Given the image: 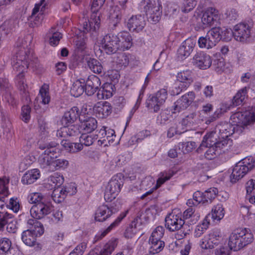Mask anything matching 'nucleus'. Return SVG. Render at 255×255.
I'll list each match as a JSON object with an SVG mask.
<instances>
[{
  "label": "nucleus",
  "mask_w": 255,
  "mask_h": 255,
  "mask_svg": "<svg viewBox=\"0 0 255 255\" xmlns=\"http://www.w3.org/2000/svg\"><path fill=\"white\" fill-rule=\"evenodd\" d=\"M16 53L13 58V68L16 72L15 83L20 90H24L27 87L24 73L28 67L35 68L38 60L28 48L26 41L19 38L16 43Z\"/></svg>",
  "instance_id": "nucleus-1"
},
{
  "label": "nucleus",
  "mask_w": 255,
  "mask_h": 255,
  "mask_svg": "<svg viewBox=\"0 0 255 255\" xmlns=\"http://www.w3.org/2000/svg\"><path fill=\"white\" fill-rule=\"evenodd\" d=\"M255 121V107L251 111L238 112L232 114L230 123L233 127L234 132L240 134L248 129V126Z\"/></svg>",
  "instance_id": "nucleus-2"
},
{
  "label": "nucleus",
  "mask_w": 255,
  "mask_h": 255,
  "mask_svg": "<svg viewBox=\"0 0 255 255\" xmlns=\"http://www.w3.org/2000/svg\"><path fill=\"white\" fill-rule=\"evenodd\" d=\"M254 235L248 228H240L234 230L229 237L228 245L231 250L239 251L253 242Z\"/></svg>",
  "instance_id": "nucleus-3"
},
{
  "label": "nucleus",
  "mask_w": 255,
  "mask_h": 255,
  "mask_svg": "<svg viewBox=\"0 0 255 255\" xmlns=\"http://www.w3.org/2000/svg\"><path fill=\"white\" fill-rule=\"evenodd\" d=\"M39 148L44 150L38 158V163L41 168L50 171L51 165L53 160L57 157L58 148L55 142L46 143L39 144Z\"/></svg>",
  "instance_id": "nucleus-4"
},
{
  "label": "nucleus",
  "mask_w": 255,
  "mask_h": 255,
  "mask_svg": "<svg viewBox=\"0 0 255 255\" xmlns=\"http://www.w3.org/2000/svg\"><path fill=\"white\" fill-rule=\"evenodd\" d=\"M254 166V161L251 157H246L238 162L234 167L231 175V181L236 183L242 178Z\"/></svg>",
  "instance_id": "nucleus-5"
},
{
  "label": "nucleus",
  "mask_w": 255,
  "mask_h": 255,
  "mask_svg": "<svg viewBox=\"0 0 255 255\" xmlns=\"http://www.w3.org/2000/svg\"><path fill=\"white\" fill-rule=\"evenodd\" d=\"M232 143V140L224 139L220 140L216 145L208 146L209 148L205 153V158L208 160H211L223 153L227 152L230 149Z\"/></svg>",
  "instance_id": "nucleus-6"
},
{
  "label": "nucleus",
  "mask_w": 255,
  "mask_h": 255,
  "mask_svg": "<svg viewBox=\"0 0 255 255\" xmlns=\"http://www.w3.org/2000/svg\"><path fill=\"white\" fill-rule=\"evenodd\" d=\"M253 23L252 21L240 22L234 27V37L238 41H248L251 37Z\"/></svg>",
  "instance_id": "nucleus-7"
},
{
  "label": "nucleus",
  "mask_w": 255,
  "mask_h": 255,
  "mask_svg": "<svg viewBox=\"0 0 255 255\" xmlns=\"http://www.w3.org/2000/svg\"><path fill=\"white\" fill-rule=\"evenodd\" d=\"M167 95L166 89L163 88L159 90L155 94L149 96L146 101V107L149 109L153 110L154 113L158 112L165 103Z\"/></svg>",
  "instance_id": "nucleus-8"
},
{
  "label": "nucleus",
  "mask_w": 255,
  "mask_h": 255,
  "mask_svg": "<svg viewBox=\"0 0 255 255\" xmlns=\"http://www.w3.org/2000/svg\"><path fill=\"white\" fill-rule=\"evenodd\" d=\"M123 181L120 178L113 177L106 187L104 198L107 202H111L120 192Z\"/></svg>",
  "instance_id": "nucleus-9"
},
{
  "label": "nucleus",
  "mask_w": 255,
  "mask_h": 255,
  "mask_svg": "<svg viewBox=\"0 0 255 255\" xmlns=\"http://www.w3.org/2000/svg\"><path fill=\"white\" fill-rule=\"evenodd\" d=\"M219 31L217 29H211L205 37H200L198 41L201 48L211 49L219 42Z\"/></svg>",
  "instance_id": "nucleus-10"
},
{
  "label": "nucleus",
  "mask_w": 255,
  "mask_h": 255,
  "mask_svg": "<svg viewBox=\"0 0 255 255\" xmlns=\"http://www.w3.org/2000/svg\"><path fill=\"white\" fill-rule=\"evenodd\" d=\"M165 226L170 232L184 229L186 226L181 216L173 213L169 214L165 218Z\"/></svg>",
  "instance_id": "nucleus-11"
},
{
  "label": "nucleus",
  "mask_w": 255,
  "mask_h": 255,
  "mask_svg": "<svg viewBox=\"0 0 255 255\" xmlns=\"http://www.w3.org/2000/svg\"><path fill=\"white\" fill-rule=\"evenodd\" d=\"M118 37L113 34H106L101 41V47L108 54H112L120 50Z\"/></svg>",
  "instance_id": "nucleus-12"
},
{
  "label": "nucleus",
  "mask_w": 255,
  "mask_h": 255,
  "mask_svg": "<svg viewBox=\"0 0 255 255\" xmlns=\"http://www.w3.org/2000/svg\"><path fill=\"white\" fill-rule=\"evenodd\" d=\"M53 207L49 202H43L37 205H34L31 208L30 212L31 216L37 219L43 218L49 214L53 210Z\"/></svg>",
  "instance_id": "nucleus-13"
},
{
  "label": "nucleus",
  "mask_w": 255,
  "mask_h": 255,
  "mask_svg": "<svg viewBox=\"0 0 255 255\" xmlns=\"http://www.w3.org/2000/svg\"><path fill=\"white\" fill-rule=\"evenodd\" d=\"M100 24L101 19L99 14L94 13L91 14L90 19L83 23V32L90 33L92 36L95 37L97 35V31L100 28Z\"/></svg>",
  "instance_id": "nucleus-14"
},
{
  "label": "nucleus",
  "mask_w": 255,
  "mask_h": 255,
  "mask_svg": "<svg viewBox=\"0 0 255 255\" xmlns=\"http://www.w3.org/2000/svg\"><path fill=\"white\" fill-rule=\"evenodd\" d=\"M161 7L159 0H152L147 2L144 6V10L149 18L153 22H157L161 14Z\"/></svg>",
  "instance_id": "nucleus-15"
},
{
  "label": "nucleus",
  "mask_w": 255,
  "mask_h": 255,
  "mask_svg": "<svg viewBox=\"0 0 255 255\" xmlns=\"http://www.w3.org/2000/svg\"><path fill=\"white\" fill-rule=\"evenodd\" d=\"M218 192V189L216 188L208 189L204 193L197 191L193 194V197L197 203H211L216 197Z\"/></svg>",
  "instance_id": "nucleus-16"
},
{
  "label": "nucleus",
  "mask_w": 255,
  "mask_h": 255,
  "mask_svg": "<svg viewBox=\"0 0 255 255\" xmlns=\"http://www.w3.org/2000/svg\"><path fill=\"white\" fill-rule=\"evenodd\" d=\"M77 192V188L74 184H70L64 188L58 187L55 189L51 197L53 201L57 203L62 202L67 195H72Z\"/></svg>",
  "instance_id": "nucleus-17"
},
{
  "label": "nucleus",
  "mask_w": 255,
  "mask_h": 255,
  "mask_svg": "<svg viewBox=\"0 0 255 255\" xmlns=\"http://www.w3.org/2000/svg\"><path fill=\"white\" fill-rule=\"evenodd\" d=\"M192 63L194 65L201 69H207L212 64L211 57L203 52H197L193 57Z\"/></svg>",
  "instance_id": "nucleus-18"
},
{
  "label": "nucleus",
  "mask_w": 255,
  "mask_h": 255,
  "mask_svg": "<svg viewBox=\"0 0 255 255\" xmlns=\"http://www.w3.org/2000/svg\"><path fill=\"white\" fill-rule=\"evenodd\" d=\"M196 44V41L192 38H188L182 42L178 48L177 55L183 60L188 57L193 51Z\"/></svg>",
  "instance_id": "nucleus-19"
},
{
  "label": "nucleus",
  "mask_w": 255,
  "mask_h": 255,
  "mask_svg": "<svg viewBox=\"0 0 255 255\" xmlns=\"http://www.w3.org/2000/svg\"><path fill=\"white\" fill-rule=\"evenodd\" d=\"M195 97L193 92H189L184 95L174 103V110L177 112L185 110L191 105Z\"/></svg>",
  "instance_id": "nucleus-20"
},
{
  "label": "nucleus",
  "mask_w": 255,
  "mask_h": 255,
  "mask_svg": "<svg viewBox=\"0 0 255 255\" xmlns=\"http://www.w3.org/2000/svg\"><path fill=\"white\" fill-rule=\"evenodd\" d=\"M145 25L144 17L140 14L132 16L128 20L127 26L131 31L138 32L143 29Z\"/></svg>",
  "instance_id": "nucleus-21"
},
{
  "label": "nucleus",
  "mask_w": 255,
  "mask_h": 255,
  "mask_svg": "<svg viewBox=\"0 0 255 255\" xmlns=\"http://www.w3.org/2000/svg\"><path fill=\"white\" fill-rule=\"evenodd\" d=\"M101 85L100 78L95 75H90L85 83V92L88 96L93 95Z\"/></svg>",
  "instance_id": "nucleus-22"
},
{
  "label": "nucleus",
  "mask_w": 255,
  "mask_h": 255,
  "mask_svg": "<svg viewBox=\"0 0 255 255\" xmlns=\"http://www.w3.org/2000/svg\"><path fill=\"white\" fill-rule=\"evenodd\" d=\"M218 11L213 7L208 8L203 13L201 21L204 27L211 25L218 18Z\"/></svg>",
  "instance_id": "nucleus-23"
},
{
  "label": "nucleus",
  "mask_w": 255,
  "mask_h": 255,
  "mask_svg": "<svg viewBox=\"0 0 255 255\" xmlns=\"http://www.w3.org/2000/svg\"><path fill=\"white\" fill-rule=\"evenodd\" d=\"M80 115L79 110L77 107H72L69 111L65 112L62 117L61 122L62 125L67 126L73 123L78 118L82 117Z\"/></svg>",
  "instance_id": "nucleus-24"
},
{
  "label": "nucleus",
  "mask_w": 255,
  "mask_h": 255,
  "mask_svg": "<svg viewBox=\"0 0 255 255\" xmlns=\"http://www.w3.org/2000/svg\"><path fill=\"white\" fill-rule=\"evenodd\" d=\"M93 109L97 116L102 119L107 117L112 112V107L108 102L97 103Z\"/></svg>",
  "instance_id": "nucleus-25"
},
{
  "label": "nucleus",
  "mask_w": 255,
  "mask_h": 255,
  "mask_svg": "<svg viewBox=\"0 0 255 255\" xmlns=\"http://www.w3.org/2000/svg\"><path fill=\"white\" fill-rule=\"evenodd\" d=\"M81 121L80 128L83 132L91 133L97 128V120L93 117L80 118Z\"/></svg>",
  "instance_id": "nucleus-26"
},
{
  "label": "nucleus",
  "mask_w": 255,
  "mask_h": 255,
  "mask_svg": "<svg viewBox=\"0 0 255 255\" xmlns=\"http://www.w3.org/2000/svg\"><path fill=\"white\" fill-rule=\"evenodd\" d=\"M118 38V42L120 45V50H128L132 46V39L130 35L128 32L123 31L116 35Z\"/></svg>",
  "instance_id": "nucleus-27"
},
{
  "label": "nucleus",
  "mask_w": 255,
  "mask_h": 255,
  "mask_svg": "<svg viewBox=\"0 0 255 255\" xmlns=\"http://www.w3.org/2000/svg\"><path fill=\"white\" fill-rule=\"evenodd\" d=\"M218 135L216 133V131H212L207 133L204 135L202 143L200 146L197 149L198 152L202 150L203 147H207L213 145H216V144L220 141H217V137Z\"/></svg>",
  "instance_id": "nucleus-28"
},
{
  "label": "nucleus",
  "mask_w": 255,
  "mask_h": 255,
  "mask_svg": "<svg viewBox=\"0 0 255 255\" xmlns=\"http://www.w3.org/2000/svg\"><path fill=\"white\" fill-rule=\"evenodd\" d=\"M112 215L108 205L103 204L100 206L96 211L95 219L97 221L103 222Z\"/></svg>",
  "instance_id": "nucleus-29"
},
{
  "label": "nucleus",
  "mask_w": 255,
  "mask_h": 255,
  "mask_svg": "<svg viewBox=\"0 0 255 255\" xmlns=\"http://www.w3.org/2000/svg\"><path fill=\"white\" fill-rule=\"evenodd\" d=\"M225 211L221 204H218L214 206L212 209V213L208 214L205 217V219L208 221L210 222V219H212L214 222H218L221 220L224 216Z\"/></svg>",
  "instance_id": "nucleus-30"
},
{
  "label": "nucleus",
  "mask_w": 255,
  "mask_h": 255,
  "mask_svg": "<svg viewBox=\"0 0 255 255\" xmlns=\"http://www.w3.org/2000/svg\"><path fill=\"white\" fill-rule=\"evenodd\" d=\"M233 127L230 124L223 123L216 126L215 131H218L219 133L223 138V139H228V136L233 133H237L233 130Z\"/></svg>",
  "instance_id": "nucleus-31"
},
{
  "label": "nucleus",
  "mask_w": 255,
  "mask_h": 255,
  "mask_svg": "<svg viewBox=\"0 0 255 255\" xmlns=\"http://www.w3.org/2000/svg\"><path fill=\"white\" fill-rule=\"evenodd\" d=\"M180 124L184 132L192 129L197 124L196 114L194 113L189 114L182 119Z\"/></svg>",
  "instance_id": "nucleus-32"
},
{
  "label": "nucleus",
  "mask_w": 255,
  "mask_h": 255,
  "mask_svg": "<svg viewBox=\"0 0 255 255\" xmlns=\"http://www.w3.org/2000/svg\"><path fill=\"white\" fill-rule=\"evenodd\" d=\"M40 177V172L37 169L27 171L22 176L21 181L24 184L34 183Z\"/></svg>",
  "instance_id": "nucleus-33"
},
{
  "label": "nucleus",
  "mask_w": 255,
  "mask_h": 255,
  "mask_svg": "<svg viewBox=\"0 0 255 255\" xmlns=\"http://www.w3.org/2000/svg\"><path fill=\"white\" fill-rule=\"evenodd\" d=\"M85 80L84 79H79L75 81L71 88V95L75 97L81 96L85 91Z\"/></svg>",
  "instance_id": "nucleus-34"
},
{
  "label": "nucleus",
  "mask_w": 255,
  "mask_h": 255,
  "mask_svg": "<svg viewBox=\"0 0 255 255\" xmlns=\"http://www.w3.org/2000/svg\"><path fill=\"white\" fill-rule=\"evenodd\" d=\"M127 212L126 213H121L115 220V221L112 223L106 229L104 230L103 231H102L100 234L97 235L95 237L96 241H97L102 239L114 228L118 226L121 221L126 216Z\"/></svg>",
  "instance_id": "nucleus-35"
},
{
  "label": "nucleus",
  "mask_w": 255,
  "mask_h": 255,
  "mask_svg": "<svg viewBox=\"0 0 255 255\" xmlns=\"http://www.w3.org/2000/svg\"><path fill=\"white\" fill-rule=\"evenodd\" d=\"M22 242L27 246L32 247L36 243V237L34 233L29 229L24 231L21 234Z\"/></svg>",
  "instance_id": "nucleus-36"
},
{
  "label": "nucleus",
  "mask_w": 255,
  "mask_h": 255,
  "mask_svg": "<svg viewBox=\"0 0 255 255\" xmlns=\"http://www.w3.org/2000/svg\"><path fill=\"white\" fill-rule=\"evenodd\" d=\"M149 244L150 247L148 252L151 255L160 252L165 246L164 242L161 240L149 239Z\"/></svg>",
  "instance_id": "nucleus-37"
},
{
  "label": "nucleus",
  "mask_w": 255,
  "mask_h": 255,
  "mask_svg": "<svg viewBox=\"0 0 255 255\" xmlns=\"http://www.w3.org/2000/svg\"><path fill=\"white\" fill-rule=\"evenodd\" d=\"M117 239H112L103 245L100 252L102 255H111L117 247Z\"/></svg>",
  "instance_id": "nucleus-38"
},
{
  "label": "nucleus",
  "mask_w": 255,
  "mask_h": 255,
  "mask_svg": "<svg viewBox=\"0 0 255 255\" xmlns=\"http://www.w3.org/2000/svg\"><path fill=\"white\" fill-rule=\"evenodd\" d=\"M217 29L219 31V41L222 39L225 41H229L233 36H234V30L233 31L231 28L219 27L212 28V29Z\"/></svg>",
  "instance_id": "nucleus-39"
},
{
  "label": "nucleus",
  "mask_w": 255,
  "mask_h": 255,
  "mask_svg": "<svg viewBox=\"0 0 255 255\" xmlns=\"http://www.w3.org/2000/svg\"><path fill=\"white\" fill-rule=\"evenodd\" d=\"M249 87H245L238 91L233 98V104L235 106H239L243 103L247 97L248 91Z\"/></svg>",
  "instance_id": "nucleus-40"
},
{
  "label": "nucleus",
  "mask_w": 255,
  "mask_h": 255,
  "mask_svg": "<svg viewBox=\"0 0 255 255\" xmlns=\"http://www.w3.org/2000/svg\"><path fill=\"white\" fill-rule=\"evenodd\" d=\"M61 143L66 150L70 152L75 153L82 149V145L80 143H72L63 139Z\"/></svg>",
  "instance_id": "nucleus-41"
},
{
  "label": "nucleus",
  "mask_w": 255,
  "mask_h": 255,
  "mask_svg": "<svg viewBox=\"0 0 255 255\" xmlns=\"http://www.w3.org/2000/svg\"><path fill=\"white\" fill-rule=\"evenodd\" d=\"M207 236L214 248L217 246L223 239L221 231L218 229L212 231Z\"/></svg>",
  "instance_id": "nucleus-42"
},
{
  "label": "nucleus",
  "mask_w": 255,
  "mask_h": 255,
  "mask_svg": "<svg viewBox=\"0 0 255 255\" xmlns=\"http://www.w3.org/2000/svg\"><path fill=\"white\" fill-rule=\"evenodd\" d=\"M179 82L191 84L193 82L192 72L190 70H184L179 72L176 76Z\"/></svg>",
  "instance_id": "nucleus-43"
},
{
  "label": "nucleus",
  "mask_w": 255,
  "mask_h": 255,
  "mask_svg": "<svg viewBox=\"0 0 255 255\" xmlns=\"http://www.w3.org/2000/svg\"><path fill=\"white\" fill-rule=\"evenodd\" d=\"M114 62L116 64L117 68L125 67L129 64L128 56L125 53L119 54L115 59Z\"/></svg>",
  "instance_id": "nucleus-44"
},
{
  "label": "nucleus",
  "mask_w": 255,
  "mask_h": 255,
  "mask_svg": "<svg viewBox=\"0 0 255 255\" xmlns=\"http://www.w3.org/2000/svg\"><path fill=\"white\" fill-rule=\"evenodd\" d=\"M97 139V135H89L87 132H83L80 137V143L83 146H90Z\"/></svg>",
  "instance_id": "nucleus-45"
},
{
  "label": "nucleus",
  "mask_w": 255,
  "mask_h": 255,
  "mask_svg": "<svg viewBox=\"0 0 255 255\" xmlns=\"http://www.w3.org/2000/svg\"><path fill=\"white\" fill-rule=\"evenodd\" d=\"M69 165V162L68 160L59 158L57 159H54L53 161V164L51 165L50 171H53L59 169H64L66 168Z\"/></svg>",
  "instance_id": "nucleus-46"
},
{
  "label": "nucleus",
  "mask_w": 255,
  "mask_h": 255,
  "mask_svg": "<svg viewBox=\"0 0 255 255\" xmlns=\"http://www.w3.org/2000/svg\"><path fill=\"white\" fill-rule=\"evenodd\" d=\"M195 210L192 207H189L187 209H186L183 214V217L184 219H189L190 223L191 224H194L196 223V222L198 220L199 216L194 214Z\"/></svg>",
  "instance_id": "nucleus-47"
},
{
  "label": "nucleus",
  "mask_w": 255,
  "mask_h": 255,
  "mask_svg": "<svg viewBox=\"0 0 255 255\" xmlns=\"http://www.w3.org/2000/svg\"><path fill=\"white\" fill-rule=\"evenodd\" d=\"M19 20L17 18H11L4 22L1 28L6 30V33L10 32L14 29L18 25Z\"/></svg>",
  "instance_id": "nucleus-48"
},
{
  "label": "nucleus",
  "mask_w": 255,
  "mask_h": 255,
  "mask_svg": "<svg viewBox=\"0 0 255 255\" xmlns=\"http://www.w3.org/2000/svg\"><path fill=\"white\" fill-rule=\"evenodd\" d=\"M11 241L6 238L0 239V255H3L6 252L9 250H13L11 248Z\"/></svg>",
  "instance_id": "nucleus-49"
},
{
  "label": "nucleus",
  "mask_w": 255,
  "mask_h": 255,
  "mask_svg": "<svg viewBox=\"0 0 255 255\" xmlns=\"http://www.w3.org/2000/svg\"><path fill=\"white\" fill-rule=\"evenodd\" d=\"M10 218L6 219L3 223V226L6 225V230L10 233H15L17 231L16 221L13 219V216L11 214Z\"/></svg>",
  "instance_id": "nucleus-50"
},
{
  "label": "nucleus",
  "mask_w": 255,
  "mask_h": 255,
  "mask_svg": "<svg viewBox=\"0 0 255 255\" xmlns=\"http://www.w3.org/2000/svg\"><path fill=\"white\" fill-rule=\"evenodd\" d=\"M28 200L30 203L37 205L44 202L45 198L41 193L35 192L30 194L28 196Z\"/></svg>",
  "instance_id": "nucleus-51"
},
{
  "label": "nucleus",
  "mask_w": 255,
  "mask_h": 255,
  "mask_svg": "<svg viewBox=\"0 0 255 255\" xmlns=\"http://www.w3.org/2000/svg\"><path fill=\"white\" fill-rule=\"evenodd\" d=\"M88 65L89 68L95 73H101L103 67L101 64L96 59H92L88 62Z\"/></svg>",
  "instance_id": "nucleus-52"
},
{
  "label": "nucleus",
  "mask_w": 255,
  "mask_h": 255,
  "mask_svg": "<svg viewBox=\"0 0 255 255\" xmlns=\"http://www.w3.org/2000/svg\"><path fill=\"white\" fill-rule=\"evenodd\" d=\"M149 213V210H146L139 213L134 219V221L139 225L145 224L149 219V217L148 216Z\"/></svg>",
  "instance_id": "nucleus-53"
},
{
  "label": "nucleus",
  "mask_w": 255,
  "mask_h": 255,
  "mask_svg": "<svg viewBox=\"0 0 255 255\" xmlns=\"http://www.w3.org/2000/svg\"><path fill=\"white\" fill-rule=\"evenodd\" d=\"M49 34H52V36H49V43L52 46L57 45L60 39L62 38L61 33L58 32H55V29L52 28L49 31Z\"/></svg>",
  "instance_id": "nucleus-54"
},
{
  "label": "nucleus",
  "mask_w": 255,
  "mask_h": 255,
  "mask_svg": "<svg viewBox=\"0 0 255 255\" xmlns=\"http://www.w3.org/2000/svg\"><path fill=\"white\" fill-rule=\"evenodd\" d=\"M48 91V86L46 85H43L39 90V94L40 95L42 102L44 104H48L50 101V97Z\"/></svg>",
  "instance_id": "nucleus-55"
},
{
  "label": "nucleus",
  "mask_w": 255,
  "mask_h": 255,
  "mask_svg": "<svg viewBox=\"0 0 255 255\" xmlns=\"http://www.w3.org/2000/svg\"><path fill=\"white\" fill-rule=\"evenodd\" d=\"M32 14L29 19V26L32 27L38 26L41 24L43 20V14L40 12L37 15Z\"/></svg>",
  "instance_id": "nucleus-56"
},
{
  "label": "nucleus",
  "mask_w": 255,
  "mask_h": 255,
  "mask_svg": "<svg viewBox=\"0 0 255 255\" xmlns=\"http://www.w3.org/2000/svg\"><path fill=\"white\" fill-rule=\"evenodd\" d=\"M68 136H75L82 132V129L80 128V125H68L65 126Z\"/></svg>",
  "instance_id": "nucleus-57"
},
{
  "label": "nucleus",
  "mask_w": 255,
  "mask_h": 255,
  "mask_svg": "<svg viewBox=\"0 0 255 255\" xmlns=\"http://www.w3.org/2000/svg\"><path fill=\"white\" fill-rule=\"evenodd\" d=\"M209 224V221H208L205 218L202 224L198 225L196 226L195 231V236L196 237H200L207 229Z\"/></svg>",
  "instance_id": "nucleus-58"
},
{
  "label": "nucleus",
  "mask_w": 255,
  "mask_h": 255,
  "mask_svg": "<svg viewBox=\"0 0 255 255\" xmlns=\"http://www.w3.org/2000/svg\"><path fill=\"white\" fill-rule=\"evenodd\" d=\"M178 146L185 153L191 152L196 147V144L194 141L180 142L178 144Z\"/></svg>",
  "instance_id": "nucleus-59"
},
{
  "label": "nucleus",
  "mask_w": 255,
  "mask_h": 255,
  "mask_svg": "<svg viewBox=\"0 0 255 255\" xmlns=\"http://www.w3.org/2000/svg\"><path fill=\"white\" fill-rule=\"evenodd\" d=\"M6 207L13 212L17 213L20 209L19 200L15 197L11 198L8 203L6 204Z\"/></svg>",
  "instance_id": "nucleus-60"
},
{
  "label": "nucleus",
  "mask_w": 255,
  "mask_h": 255,
  "mask_svg": "<svg viewBox=\"0 0 255 255\" xmlns=\"http://www.w3.org/2000/svg\"><path fill=\"white\" fill-rule=\"evenodd\" d=\"M137 224L133 221L128 226L125 231V236L126 238H132L136 233V225Z\"/></svg>",
  "instance_id": "nucleus-61"
},
{
  "label": "nucleus",
  "mask_w": 255,
  "mask_h": 255,
  "mask_svg": "<svg viewBox=\"0 0 255 255\" xmlns=\"http://www.w3.org/2000/svg\"><path fill=\"white\" fill-rule=\"evenodd\" d=\"M171 118V116L168 111H162L157 117V123L161 125H164L167 123Z\"/></svg>",
  "instance_id": "nucleus-62"
},
{
  "label": "nucleus",
  "mask_w": 255,
  "mask_h": 255,
  "mask_svg": "<svg viewBox=\"0 0 255 255\" xmlns=\"http://www.w3.org/2000/svg\"><path fill=\"white\" fill-rule=\"evenodd\" d=\"M9 183L8 179L2 180L0 178V197L4 198L8 195V190L7 186Z\"/></svg>",
  "instance_id": "nucleus-63"
},
{
  "label": "nucleus",
  "mask_w": 255,
  "mask_h": 255,
  "mask_svg": "<svg viewBox=\"0 0 255 255\" xmlns=\"http://www.w3.org/2000/svg\"><path fill=\"white\" fill-rule=\"evenodd\" d=\"M226 18L229 21L236 20L239 16L238 11L235 8L228 9L225 13Z\"/></svg>",
  "instance_id": "nucleus-64"
}]
</instances>
